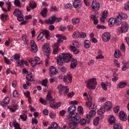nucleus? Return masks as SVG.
<instances>
[{"label": "nucleus", "instance_id": "f257e3e1", "mask_svg": "<svg viewBox=\"0 0 129 129\" xmlns=\"http://www.w3.org/2000/svg\"><path fill=\"white\" fill-rule=\"evenodd\" d=\"M70 104L73 105L69 107V109H68V112L70 113V114H69L70 120H71V121H75L77 120V119H78V117H79V120H80L81 118L80 114L77 113H74L76 107L74 105L77 104V102L76 101H72L71 102H70Z\"/></svg>", "mask_w": 129, "mask_h": 129}, {"label": "nucleus", "instance_id": "f03ea898", "mask_svg": "<svg viewBox=\"0 0 129 129\" xmlns=\"http://www.w3.org/2000/svg\"><path fill=\"white\" fill-rule=\"evenodd\" d=\"M39 102L43 105H46L47 102H48L50 103V107L52 108H58L61 105L60 103L54 104V100L53 99L51 94L49 93H47V95H46V101L44 100L42 98H40L39 99Z\"/></svg>", "mask_w": 129, "mask_h": 129}, {"label": "nucleus", "instance_id": "7ed1b4c3", "mask_svg": "<svg viewBox=\"0 0 129 129\" xmlns=\"http://www.w3.org/2000/svg\"><path fill=\"white\" fill-rule=\"evenodd\" d=\"M73 59V55L71 53H66V52H62L61 54H59V56L57 57V63L58 65L62 66L64 62L66 63H69Z\"/></svg>", "mask_w": 129, "mask_h": 129}, {"label": "nucleus", "instance_id": "20e7f679", "mask_svg": "<svg viewBox=\"0 0 129 129\" xmlns=\"http://www.w3.org/2000/svg\"><path fill=\"white\" fill-rule=\"evenodd\" d=\"M55 37H56V38H58V39H57V42H55V43L53 44V50L52 53L54 54H57L58 51L60 50V48L59 47V43L60 42H62L64 40L63 39L62 36L61 34H56Z\"/></svg>", "mask_w": 129, "mask_h": 129}, {"label": "nucleus", "instance_id": "39448f33", "mask_svg": "<svg viewBox=\"0 0 129 129\" xmlns=\"http://www.w3.org/2000/svg\"><path fill=\"white\" fill-rule=\"evenodd\" d=\"M61 21L60 18H57V17H55V16H52V17H49V19L44 20L43 21L42 19H39L38 20V23L43 25L44 23L46 24H50L52 25L54 24V22H58Z\"/></svg>", "mask_w": 129, "mask_h": 129}, {"label": "nucleus", "instance_id": "423d86ee", "mask_svg": "<svg viewBox=\"0 0 129 129\" xmlns=\"http://www.w3.org/2000/svg\"><path fill=\"white\" fill-rule=\"evenodd\" d=\"M97 79L96 78L90 79L86 83L87 88L89 90H93L96 88V86L97 85Z\"/></svg>", "mask_w": 129, "mask_h": 129}, {"label": "nucleus", "instance_id": "0eeeda50", "mask_svg": "<svg viewBox=\"0 0 129 129\" xmlns=\"http://www.w3.org/2000/svg\"><path fill=\"white\" fill-rule=\"evenodd\" d=\"M14 15L17 17L19 21L21 22L24 20V15H23L22 11L19 9L17 8L14 12Z\"/></svg>", "mask_w": 129, "mask_h": 129}, {"label": "nucleus", "instance_id": "6e6552de", "mask_svg": "<svg viewBox=\"0 0 129 129\" xmlns=\"http://www.w3.org/2000/svg\"><path fill=\"white\" fill-rule=\"evenodd\" d=\"M42 51L44 53V55L48 56L51 54L50 46L49 43H44L42 46Z\"/></svg>", "mask_w": 129, "mask_h": 129}, {"label": "nucleus", "instance_id": "1a4fd4ad", "mask_svg": "<svg viewBox=\"0 0 129 129\" xmlns=\"http://www.w3.org/2000/svg\"><path fill=\"white\" fill-rule=\"evenodd\" d=\"M57 89H58L59 94L60 95L63 94V95H66L69 92V89L67 86H63L62 85H58Z\"/></svg>", "mask_w": 129, "mask_h": 129}, {"label": "nucleus", "instance_id": "9d476101", "mask_svg": "<svg viewBox=\"0 0 129 129\" xmlns=\"http://www.w3.org/2000/svg\"><path fill=\"white\" fill-rule=\"evenodd\" d=\"M79 116L78 117L76 121H70V123H69V129H78L77 124L79 123Z\"/></svg>", "mask_w": 129, "mask_h": 129}, {"label": "nucleus", "instance_id": "9b49d317", "mask_svg": "<svg viewBox=\"0 0 129 129\" xmlns=\"http://www.w3.org/2000/svg\"><path fill=\"white\" fill-rule=\"evenodd\" d=\"M128 29V25L127 22H122L120 28L118 29L119 33H126L127 32Z\"/></svg>", "mask_w": 129, "mask_h": 129}, {"label": "nucleus", "instance_id": "f8f14e48", "mask_svg": "<svg viewBox=\"0 0 129 129\" xmlns=\"http://www.w3.org/2000/svg\"><path fill=\"white\" fill-rule=\"evenodd\" d=\"M101 37L103 41L105 42L109 41L111 39L110 33H109V32H104V33L102 34Z\"/></svg>", "mask_w": 129, "mask_h": 129}, {"label": "nucleus", "instance_id": "ddd939ff", "mask_svg": "<svg viewBox=\"0 0 129 129\" xmlns=\"http://www.w3.org/2000/svg\"><path fill=\"white\" fill-rule=\"evenodd\" d=\"M100 7V3L96 0L92 1V8L95 11H98L99 10Z\"/></svg>", "mask_w": 129, "mask_h": 129}, {"label": "nucleus", "instance_id": "4468645a", "mask_svg": "<svg viewBox=\"0 0 129 129\" xmlns=\"http://www.w3.org/2000/svg\"><path fill=\"white\" fill-rule=\"evenodd\" d=\"M30 46H31V50L32 52L36 53L38 51V47L36 44V42L34 40L30 41Z\"/></svg>", "mask_w": 129, "mask_h": 129}, {"label": "nucleus", "instance_id": "2eb2a0df", "mask_svg": "<svg viewBox=\"0 0 129 129\" xmlns=\"http://www.w3.org/2000/svg\"><path fill=\"white\" fill-rule=\"evenodd\" d=\"M112 107V104L110 102H106L104 103L103 108L107 111H108L111 110Z\"/></svg>", "mask_w": 129, "mask_h": 129}, {"label": "nucleus", "instance_id": "dca6fc26", "mask_svg": "<svg viewBox=\"0 0 129 129\" xmlns=\"http://www.w3.org/2000/svg\"><path fill=\"white\" fill-rule=\"evenodd\" d=\"M82 2L80 0L74 1L73 3V5L75 9H80L82 7Z\"/></svg>", "mask_w": 129, "mask_h": 129}, {"label": "nucleus", "instance_id": "f3484780", "mask_svg": "<svg viewBox=\"0 0 129 129\" xmlns=\"http://www.w3.org/2000/svg\"><path fill=\"white\" fill-rule=\"evenodd\" d=\"M86 105L89 107L90 110H96L97 109V105L95 104L94 103H92L90 102H87L86 103Z\"/></svg>", "mask_w": 129, "mask_h": 129}, {"label": "nucleus", "instance_id": "a211bd4d", "mask_svg": "<svg viewBox=\"0 0 129 129\" xmlns=\"http://www.w3.org/2000/svg\"><path fill=\"white\" fill-rule=\"evenodd\" d=\"M72 76L71 75H68V76H64L63 77V81L66 82V84L68 85L69 84V82H72Z\"/></svg>", "mask_w": 129, "mask_h": 129}, {"label": "nucleus", "instance_id": "6ab92c4d", "mask_svg": "<svg viewBox=\"0 0 129 129\" xmlns=\"http://www.w3.org/2000/svg\"><path fill=\"white\" fill-rule=\"evenodd\" d=\"M119 118L120 120H121L123 121H125L127 119L126 115H125L124 112H123V111H120L119 112Z\"/></svg>", "mask_w": 129, "mask_h": 129}, {"label": "nucleus", "instance_id": "aec40b11", "mask_svg": "<svg viewBox=\"0 0 129 129\" xmlns=\"http://www.w3.org/2000/svg\"><path fill=\"white\" fill-rule=\"evenodd\" d=\"M10 102V98L7 97L5 99L4 101H0V105L2 106H7Z\"/></svg>", "mask_w": 129, "mask_h": 129}, {"label": "nucleus", "instance_id": "412c9836", "mask_svg": "<svg viewBox=\"0 0 129 129\" xmlns=\"http://www.w3.org/2000/svg\"><path fill=\"white\" fill-rule=\"evenodd\" d=\"M78 65V61L77 59L74 58L72 60L71 63V69H75Z\"/></svg>", "mask_w": 129, "mask_h": 129}, {"label": "nucleus", "instance_id": "4be33fe9", "mask_svg": "<svg viewBox=\"0 0 129 129\" xmlns=\"http://www.w3.org/2000/svg\"><path fill=\"white\" fill-rule=\"evenodd\" d=\"M70 49L73 52L74 54H78L80 52V50H79L77 47H74L73 45H71V46H70Z\"/></svg>", "mask_w": 129, "mask_h": 129}, {"label": "nucleus", "instance_id": "5701e85b", "mask_svg": "<svg viewBox=\"0 0 129 129\" xmlns=\"http://www.w3.org/2000/svg\"><path fill=\"white\" fill-rule=\"evenodd\" d=\"M115 117L113 115H109L108 117V122L110 124H112L115 122Z\"/></svg>", "mask_w": 129, "mask_h": 129}, {"label": "nucleus", "instance_id": "b1692460", "mask_svg": "<svg viewBox=\"0 0 129 129\" xmlns=\"http://www.w3.org/2000/svg\"><path fill=\"white\" fill-rule=\"evenodd\" d=\"M122 23V19L120 18L119 16H116L115 19V25L116 26H119Z\"/></svg>", "mask_w": 129, "mask_h": 129}, {"label": "nucleus", "instance_id": "393cba45", "mask_svg": "<svg viewBox=\"0 0 129 129\" xmlns=\"http://www.w3.org/2000/svg\"><path fill=\"white\" fill-rule=\"evenodd\" d=\"M9 17L8 14H2L1 15V19L2 21L4 22H6L9 20Z\"/></svg>", "mask_w": 129, "mask_h": 129}, {"label": "nucleus", "instance_id": "a878e982", "mask_svg": "<svg viewBox=\"0 0 129 129\" xmlns=\"http://www.w3.org/2000/svg\"><path fill=\"white\" fill-rule=\"evenodd\" d=\"M127 83L124 82H120L117 84V88H123L127 86Z\"/></svg>", "mask_w": 129, "mask_h": 129}, {"label": "nucleus", "instance_id": "bb28decb", "mask_svg": "<svg viewBox=\"0 0 129 129\" xmlns=\"http://www.w3.org/2000/svg\"><path fill=\"white\" fill-rule=\"evenodd\" d=\"M47 12L48 10L47 8H43V9H42V11L40 12V15L42 16V17L46 18L47 17Z\"/></svg>", "mask_w": 129, "mask_h": 129}, {"label": "nucleus", "instance_id": "cd10ccee", "mask_svg": "<svg viewBox=\"0 0 129 129\" xmlns=\"http://www.w3.org/2000/svg\"><path fill=\"white\" fill-rule=\"evenodd\" d=\"M84 47L85 49H88L90 47L91 42L89 40H84Z\"/></svg>", "mask_w": 129, "mask_h": 129}, {"label": "nucleus", "instance_id": "c85d7f7f", "mask_svg": "<svg viewBox=\"0 0 129 129\" xmlns=\"http://www.w3.org/2000/svg\"><path fill=\"white\" fill-rule=\"evenodd\" d=\"M109 26L112 27L115 24V19L114 18H110L108 21Z\"/></svg>", "mask_w": 129, "mask_h": 129}, {"label": "nucleus", "instance_id": "c756f323", "mask_svg": "<svg viewBox=\"0 0 129 129\" xmlns=\"http://www.w3.org/2000/svg\"><path fill=\"white\" fill-rule=\"evenodd\" d=\"M122 64L123 65L122 68V71H125L126 70L127 68L129 67V62H127L126 63L125 61H123L122 62Z\"/></svg>", "mask_w": 129, "mask_h": 129}, {"label": "nucleus", "instance_id": "7c9ffc66", "mask_svg": "<svg viewBox=\"0 0 129 129\" xmlns=\"http://www.w3.org/2000/svg\"><path fill=\"white\" fill-rule=\"evenodd\" d=\"M28 62L31 63V66H32V67H35L37 65L41 64L40 62H36V61L34 59H29V60H28Z\"/></svg>", "mask_w": 129, "mask_h": 129}, {"label": "nucleus", "instance_id": "2f4dec72", "mask_svg": "<svg viewBox=\"0 0 129 129\" xmlns=\"http://www.w3.org/2000/svg\"><path fill=\"white\" fill-rule=\"evenodd\" d=\"M42 33H43V35H45V38H46V39L48 40L50 39V37L49 30H42Z\"/></svg>", "mask_w": 129, "mask_h": 129}, {"label": "nucleus", "instance_id": "473e14b6", "mask_svg": "<svg viewBox=\"0 0 129 129\" xmlns=\"http://www.w3.org/2000/svg\"><path fill=\"white\" fill-rule=\"evenodd\" d=\"M49 72L51 74V75L57 74L56 70L54 67H51L50 68H49Z\"/></svg>", "mask_w": 129, "mask_h": 129}, {"label": "nucleus", "instance_id": "72a5a7b5", "mask_svg": "<svg viewBox=\"0 0 129 129\" xmlns=\"http://www.w3.org/2000/svg\"><path fill=\"white\" fill-rule=\"evenodd\" d=\"M118 17H119V18L122 20H125L126 19H127V16L126 14H125V13H119V14H118Z\"/></svg>", "mask_w": 129, "mask_h": 129}, {"label": "nucleus", "instance_id": "f704fd0d", "mask_svg": "<svg viewBox=\"0 0 129 129\" xmlns=\"http://www.w3.org/2000/svg\"><path fill=\"white\" fill-rule=\"evenodd\" d=\"M120 55H121L120 51L119 50V49H116V50L114 52V56L115 58H118Z\"/></svg>", "mask_w": 129, "mask_h": 129}, {"label": "nucleus", "instance_id": "c9c22d12", "mask_svg": "<svg viewBox=\"0 0 129 129\" xmlns=\"http://www.w3.org/2000/svg\"><path fill=\"white\" fill-rule=\"evenodd\" d=\"M17 62L19 67L21 68L24 67V59H18Z\"/></svg>", "mask_w": 129, "mask_h": 129}, {"label": "nucleus", "instance_id": "e433bc0d", "mask_svg": "<svg viewBox=\"0 0 129 129\" xmlns=\"http://www.w3.org/2000/svg\"><path fill=\"white\" fill-rule=\"evenodd\" d=\"M72 22L73 25H77L80 23L79 18H73Z\"/></svg>", "mask_w": 129, "mask_h": 129}, {"label": "nucleus", "instance_id": "4c0bfd02", "mask_svg": "<svg viewBox=\"0 0 129 129\" xmlns=\"http://www.w3.org/2000/svg\"><path fill=\"white\" fill-rule=\"evenodd\" d=\"M13 123H14V126L15 128V129H22L20 126V124L17 122L16 120L13 121Z\"/></svg>", "mask_w": 129, "mask_h": 129}, {"label": "nucleus", "instance_id": "58836bf2", "mask_svg": "<svg viewBox=\"0 0 129 129\" xmlns=\"http://www.w3.org/2000/svg\"><path fill=\"white\" fill-rule=\"evenodd\" d=\"M113 129H122L121 124L117 123H114V124L113 126Z\"/></svg>", "mask_w": 129, "mask_h": 129}, {"label": "nucleus", "instance_id": "ea45409f", "mask_svg": "<svg viewBox=\"0 0 129 129\" xmlns=\"http://www.w3.org/2000/svg\"><path fill=\"white\" fill-rule=\"evenodd\" d=\"M105 112V109H104V107H101L100 109H99L98 110V111H97V113L99 115H102V114H103L104 112Z\"/></svg>", "mask_w": 129, "mask_h": 129}, {"label": "nucleus", "instance_id": "a19ab883", "mask_svg": "<svg viewBox=\"0 0 129 129\" xmlns=\"http://www.w3.org/2000/svg\"><path fill=\"white\" fill-rule=\"evenodd\" d=\"M14 4L18 8H21V2L19 0H15L14 1Z\"/></svg>", "mask_w": 129, "mask_h": 129}, {"label": "nucleus", "instance_id": "79ce46f5", "mask_svg": "<svg viewBox=\"0 0 129 129\" xmlns=\"http://www.w3.org/2000/svg\"><path fill=\"white\" fill-rule=\"evenodd\" d=\"M50 127L52 128V129H56L58 128V125L57 124V123H56V122H52L51 123V124H50Z\"/></svg>", "mask_w": 129, "mask_h": 129}, {"label": "nucleus", "instance_id": "37998d69", "mask_svg": "<svg viewBox=\"0 0 129 129\" xmlns=\"http://www.w3.org/2000/svg\"><path fill=\"white\" fill-rule=\"evenodd\" d=\"M72 47H75V48H79L80 47V44L78 42V41H76V40L73 41V45Z\"/></svg>", "mask_w": 129, "mask_h": 129}, {"label": "nucleus", "instance_id": "c03bdc74", "mask_svg": "<svg viewBox=\"0 0 129 129\" xmlns=\"http://www.w3.org/2000/svg\"><path fill=\"white\" fill-rule=\"evenodd\" d=\"M73 37L74 38L80 37V32L79 31L74 32L73 34Z\"/></svg>", "mask_w": 129, "mask_h": 129}, {"label": "nucleus", "instance_id": "a18cd8bd", "mask_svg": "<svg viewBox=\"0 0 129 129\" xmlns=\"http://www.w3.org/2000/svg\"><path fill=\"white\" fill-rule=\"evenodd\" d=\"M43 37H44V34L42 31L41 32H40V33H39V34H38L37 36V41H40V40H41L42 38H43Z\"/></svg>", "mask_w": 129, "mask_h": 129}, {"label": "nucleus", "instance_id": "49530a36", "mask_svg": "<svg viewBox=\"0 0 129 129\" xmlns=\"http://www.w3.org/2000/svg\"><path fill=\"white\" fill-rule=\"evenodd\" d=\"M20 118L21 119H22V120L25 121L27 120V116L25 114H23L20 115Z\"/></svg>", "mask_w": 129, "mask_h": 129}, {"label": "nucleus", "instance_id": "de8ad7c7", "mask_svg": "<svg viewBox=\"0 0 129 129\" xmlns=\"http://www.w3.org/2000/svg\"><path fill=\"white\" fill-rule=\"evenodd\" d=\"M4 59L5 60V62L9 65L11 64V61L9 59V58H7L6 56H4Z\"/></svg>", "mask_w": 129, "mask_h": 129}, {"label": "nucleus", "instance_id": "09e8293b", "mask_svg": "<svg viewBox=\"0 0 129 129\" xmlns=\"http://www.w3.org/2000/svg\"><path fill=\"white\" fill-rule=\"evenodd\" d=\"M99 122V118L98 117L95 118L93 120V124L94 125H98Z\"/></svg>", "mask_w": 129, "mask_h": 129}, {"label": "nucleus", "instance_id": "8fccbe9b", "mask_svg": "<svg viewBox=\"0 0 129 129\" xmlns=\"http://www.w3.org/2000/svg\"><path fill=\"white\" fill-rule=\"evenodd\" d=\"M29 7H30L32 9H35L37 7V4L35 3H34V4L29 3Z\"/></svg>", "mask_w": 129, "mask_h": 129}, {"label": "nucleus", "instance_id": "3c124183", "mask_svg": "<svg viewBox=\"0 0 129 129\" xmlns=\"http://www.w3.org/2000/svg\"><path fill=\"white\" fill-rule=\"evenodd\" d=\"M6 5L8 6V10L9 12L11 11V2L10 1H8V2H6Z\"/></svg>", "mask_w": 129, "mask_h": 129}, {"label": "nucleus", "instance_id": "603ef678", "mask_svg": "<svg viewBox=\"0 0 129 129\" xmlns=\"http://www.w3.org/2000/svg\"><path fill=\"white\" fill-rule=\"evenodd\" d=\"M101 86L102 89H103L104 91L107 90L106 85H105V83L104 82H102L101 83Z\"/></svg>", "mask_w": 129, "mask_h": 129}, {"label": "nucleus", "instance_id": "864d4df0", "mask_svg": "<svg viewBox=\"0 0 129 129\" xmlns=\"http://www.w3.org/2000/svg\"><path fill=\"white\" fill-rule=\"evenodd\" d=\"M92 117H93V116H92V115L90 114L89 115L86 116V117H87L86 121H87V123H90V120H91V118Z\"/></svg>", "mask_w": 129, "mask_h": 129}, {"label": "nucleus", "instance_id": "5fc2aeb1", "mask_svg": "<svg viewBox=\"0 0 129 129\" xmlns=\"http://www.w3.org/2000/svg\"><path fill=\"white\" fill-rule=\"evenodd\" d=\"M114 65L118 68H120V63H119L118 61L116 59L114 60Z\"/></svg>", "mask_w": 129, "mask_h": 129}, {"label": "nucleus", "instance_id": "6e6d98bb", "mask_svg": "<svg viewBox=\"0 0 129 129\" xmlns=\"http://www.w3.org/2000/svg\"><path fill=\"white\" fill-rule=\"evenodd\" d=\"M47 82H48V80L45 79V80L42 81V83H41V85H42V86L46 87H47Z\"/></svg>", "mask_w": 129, "mask_h": 129}, {"label": "nucleus", "instance_id": "4d7b16f0", "mask_svg": "<svg viewBox=\"0 0 129 129\" xmlns=\"http://www.w3.org/2000/svg\"><path fill=\"white\" fill-rule=\"evenodd\" d=\"M87 37V35L86 33H84V32H80V35L79 37L83 38H85Z\"/></svg>", "mask_w": 129, "mask_h": 129}, {"label": "nucleus", "instance_id": "13d9d810", "mask_svg": "<svg viewBox=\"0 0 129 129\" xmlns=\"http://www.w3.org/2000/svg\"><path fill=\"white\" fill-rule=\"evenodd\" d=\"M83 109L82 107L79 106L78 107V111L79 113H80L81 114L83 115Z\"/></svg>", "mask_w": 129, "mask_h": 129}, {"label": "nucleus", "instance_id": "bf43d9fd", "mask_svg": "<svg viewBox=\"0 0 129 129\" xmlns=\"http://www.w3.org/2000/svg\"><path fill=\"white\" fill-rule=\"evenodd\" d=\"M19 94L17 90H15L13 92V96L15 98H17L19 96Z\"/></svg>", "mask_w": 129, "mask_h": 129}, {"label": "nucleus", "instance_id": "052dcab7", "mask_svg": "<svg viewBox=\"0 0 129 129\" xmlns=\"http://www.w3.org/2000/svg\"><path fill=\"white\" fill-rule=\"evenodd\" d=\"M107 13H108L107 11H106V10H104L103 12L102 17H103V18H105L106 19L107 17Z\"/></svg>", "mask_w": 129, "mask_h": 129}, {"label": "nucleus", "instance_id": "680f3d73", "mask_svg": "<svg viewBox=\"0 0 129 129\" xmlns=\"http://www.w3.org/2000/svg\"><path fill=\"white\" fill-rule=\"evenodd\" d=\"M26 79L30 82H32L33 81V77L31 75L27 76Z\"/></svg>", "mask_w": 129, "mask_h": 129}, {"label": "nucleus", "instance_id": "e2e57ef3", "mask_svg": "<svg viewBox=\"0 0 129 129\" xmlns=\"http://www.w3.org/2000/svg\"><path fill=\"white\" fill-rule=\"evenodd\" d=\"M14 58L17 60H20V55L18 54V53H16V54L14 55Z\"/></svg>", "mask_w": 129, "mask_h": 129}, {"label": "nucleus", "instance_id": "0e129e2a", "mask_svg": "<svg viewBox=\"0 0 129 129\" xmlns=\"http://www.w3.org/2000/svg\"><path fill=\"white\" fill-rule=\"evenodd\" d=\"M86 122H87V121H86V120H85L84 119H82L81 120H80V124L82 125H84L86 124Z\"/></svg>", "mask_w": 129, "mask_h": 129}, {"label": "nucleus", "instance_id": "69168bd1", "mask_svg": "<svg viewBox=\"0 0 129 129\" xmlns=\"http://www.w3.org/2000/svg\"><path fill=\"white\" fill-rule=\"evenodd\" d=\"M96 110H92L90 111L89 114L91 116H93L96 114Z\"/></svg>", "mask_w": 129, "mask_h": 129}, {"label": "nucleus", "instance_id": "338daca9", "mask_svg": "<svg viewBox=\"0 0 129 129\" xmlns=\"http://www.w3.org/2000/svg\"><path fill=\"white\" fill-rule=\"evenodd\" d=\"M124 9L126 11H129V1L125 4Z\"/></svg>", "mask_w": 129, "mask_h": 129}, {"label": "nucleus", "instance_id": "774afa93", "mask_svg": "<svg viewBox=\"0 0 129 129\" xmlns=\"http://www.w3.org/2000/svg\"><path fill=\"white\" fill-rule=\"evenodd\" d=\"M49 117L53 119L55 117V114L53 112H51L49 113Z\"/></svg>", "mask_w": 129, "mask_h": 129}]
</instances>
